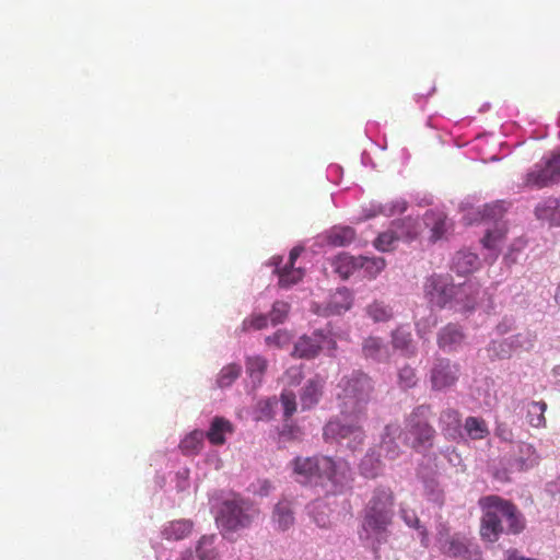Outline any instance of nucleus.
<instances>
[{
	"instance_id": "nucleus-1",
	"label": "nucleus",
	"mask_w": 560,
	"mask_h": 560,
	"mask_svg": "<svg viewBox=\"0 0 560 560\" xmlns=\"http://www.w3.org/2000/svg\"><path fill=\"white\" fill-rule=\"evenodd\" d=\"M482 516L480 536L483 540L495 542L503 533L518 535L526 526V521L517 506L499 495H486L478 502Z\"/></svg>"
},
{
	"instance_id": "nucleus-2",
	"label": "nucleus",
	"mask_w": 560,
	"mask_h": 560,
	"mask_svg": "<svg viewBox=\"0 0 560 560\" xmlns=\"http://www.w3.org/2000/svg\"><path fill=\"white\" fill-rule=\"evenodd\" d=\"M394 493L389 488H376L363 510L359 537L376 552L387 542L394 517Z\"/></svg>"
},
{
	"instance_id": "nucleus-3",
	"label": "nucleus",
	"mask_w": 560,
	"mask_h": 560,
	"mask_svg": "<svg viewBox=\"0 0 560 560\" xmlns=\"http://www.w3.org/2000/svg\"><path fill=\"white\" fill-rule=\"evenodd\" d=\"M292 469L301 483L319 485L328 480L335 486L348 483L350 468L346 462L334 460L328 456L296 457L292 460Z\"/></svg>"
},
{
	"instance_id": "nucleus-4",
	"label": "nucleus",
	"mask_w": 560,
	"mask_h": 560,
	"mask_svg": "<svg viewBox=\"0 0 560 560\" xmlns=\"http://www.w3.org/2000/svg\"><path fill=\"white\" fill-rule=\"evenodd\" d=\"M338 388L337 399L341 416L366 418V406L374 390L371 377L363 372H352L340 380Z\"/></svg>"
},
{
	"instance_id": "nucleus-5",
	"label": "nucleus",
	"mask_w": 560,
	"mask_h": 560,
	"mask_svg": "<svg viewBox=\"0 0 560 560\" xmlns=\"http://www.w3.org/2000/svg\"><path fill=\"white\" fill-rule=\"evenodd\" d=\"M430 406H417L405 418L404 429L399 430L404 444L417 453H423L433 447L436 432L430 423Z\"/></svg>"
},
{
	"instance_id": "nucleus-6",
	"label": "nucleus",
	"mask_w": 560,
	"mask_h": 560,
	"mask_svg": "<svg viewBox=\"0 0 560 560\" xmlns=\"http://www.w3.org/2000/svg\"><path fill=\"white\" fill-rule=\"evenodd\" d=\"M329 420L323 430V435L326 441H343L347 440V445L351 450H357L363 444L365 433L363 430V421L366 418H345Z\"/></svg>"
},
{
	"instance_id": "nucleus-7",
	"label": "nucleus",
	"mask_w": 560,
	"mask_h": 560,
	"mask_svg": "<svg viewBox=\"0 0 560 560\" xmlns=\"http://www.w3.org/2000/svg\"><path fill=\"white\" fill-rule=\"evenodd\" d=\"M560 183V150L553 151L544 163L535 164L526 173L523 186L530 189H541Z\"/></svg>"
},
{
	"instance_id": "nucleus-8",
	"label": "nucleus",
	"mask_w": 560,
	"mask_h": 560,
	"mask_svg": "<svg viewBox=\"0 0 560 560\" xmlns=\"http://www.w3.org/2000/svg\"><path fill=\"white\" fill-rule=\"evenodd\" d=\"M256 514L247 502L243 500L224 501L220 511L219 522L228 530H238L248 527Z\"/></svg>"
},
{
	"instance_id": "nucleus-9",
	"label": "nucleus",
	"mask_w": 560,
	"mask_h": 560,
	"mask_svg": "<svg viewBox=\"0 0 560 560\" xmlns=\"http://www.w3.org/2000/svg\"><path fill=\"white\" fill-rule=\"evenodd\" d=\"M460 375V366L448 359H438L431 371L430 382L433 390H444L454 386Z\"/></svg>"
},
{
	"instance_id": "nucleus-10",
	"label": "nucleus",
	"mask_w": 560,
	"mask_h": 560,
	"mask_svg": "<svg viewBox=\"0 0 560 560\" xmlns=\"http://www.w3.org/2000/svg\"><path fill=\"white\" fill-rule=\"evenodd\" d=\"M423 289L431 304L444 307L452 299L455 287L450 282L448 277L433 275L425 280Z\"/></svg>"
},
{
	"instance_id": "nucleus-11",
	"label": "nucleus",
	"mask_w": 560,
	"mask_h": 560,
	"mask_svg": "<svg viewBox=\"0 0 560 560\" xmlns=\"http://www.w3.org/2000/svg\"><path fill=\"white\" fill-rule=\"evenodd\" d=\"M503 214L504 208L499 202L487 205L482 211L483 220H492L497 223L493 230H487L486 235L482 238L483 246L489 249L497 248L498 244L505 237L506 226L504 223L500 222Z\"/></svg>"
},
{
	"instance_id": "nucleus-12",
	"label": "nucleus",
	"mask_w": 560,
	"mask_h": 560,
	"mask_svg": "<svg viewBox=\"0 0 560 560\" xmlns=\"http://www.w3.org/2000/svg\"><path fill=\"white\" fill-rule=\"evenodd\" d=\"M465 340L462 328L456 324H447L438 334V346L446 352L457 350Z\"/></svg>"
},
{
	"instance_id": "nucleus-13",
	"label": "nucleus",
	"mask_w": 560,
	"mask_h": 560,
	"mask_svg": "<svg viewBox=\"0 0 560 560\" xmlns=\"http://www.w3.org/2000/svg\"><path fill=\"white\" fill-rule=\"evenodd\" d=\"M324 381L319 376L310 378L302 388L300 402L302 410H308L315 407L323 395Z\"/></svg>"
},
{
	"instance_id": "nucleus-14",
	"label": "nucleus",
	"mask_w": 560,
	"mask_h": 560,
	"mask_svg": "<svg viewBox=\"0 0 560 560\" xmlns=\"http://www.w3.org/2000/svg\"><path fill=\"white\" fill-rule=\"evenodd\" d=\"M234 432L232 422L223 417H214L210 423L209 430L205 433V438L212 445H223L226 442V435Z\"/></svg>"
},
{
	"instance_id": "nucleus-15",
	"label": "nucleus",
	"mask_w": 560,
	"mask_h": 560,
	"mask_svg": "<svg viewBox=\"0 0 560 560\" xmlns=\"http://www.w3.org/2000/svg\"><path fill=\"white\" fill-rule=\"evenodd\" d=\"M323 340L322 334H314L312 337L302 336L294 346L293 355L301 359L316 357L323 347Z\"/></svg>"
},
{
	"instance_id": "nucleus-16",
	"label": "nucleus",
	"mask_w": 560,
	"mask_h": 560,
	"mask_svg": "<svg viewBox=\"0 0 560 560\" xmlns=\"http://www.w3.org/2000/svg\"><path fill=\"white\" fill-rule=\"evenodd\" d=\"M272 259L276 265L275 272L278 275L279 278V287L288 289L302 280L304 276V271L302 268H296L295 266H289L285 264L283 266H280V264L282 262L281 257H273Z\"/></svg>"
},
{
	"instance_id": "nucleus-17",
	"label": "nucleus",
	"mask_w": 560,
	"mask_h": 560,
	"mask_svg": "<svg viewBox=\"0 0 560 560\" xmlns=\"http://www.w3.org/2000/svg\"><path fill=\"white\" fill-rule=\"evenodd\" d=\"M400 434L396 424H387L384 429L382 441L380 443V453L388 458L396 459L400 454L399 445L396 443V436Z\"/></svg>"
},
{
	"instance_id": "nucleus-18",
	"label": "nucleus",
	"mask_w": 560,
	"mask_h": 560,
	"mask_svg": "<svg viewBox=\"0 0 560 560\" xmlns=\"http://www.w3.org/2000/svg\"><path fill=\"white\" fill-rule=\"evenodd\" d=\"M537 219L547 221L551 225H560V201L548 198L539 202L535 208Z\"/></svg>"
},
{
	"instance_id": "nucleus-19",
	"label": "nucleus",
	"mask_w": 560,
	"mask_h": 560,
	"mask_svg": "<svg viewBox=\"0 0 560 560\" xmlns=\"http://www.w3.org/2000/svg\"><path fill=\"white\" fill-rule=\"evenodd\" d=\"M272 521L278 529L288 530L294 523L292 503L288 500L279 501L273 509Z\"/></svg>"
},
{
	"instance_id": "nucleus-20",
	"label": "nucleus",
	"mask_w": 560,
	"mask_h": 560,
	"mask_svg": "<svg viewBox=\"0 0 560 560\" xmlns=\"http://www.w3.org/2000/svg\"><path fill=\"white\" fill-rule=\"evenodd\" d=\"M479 267V258L470 252H458L453 258V270L460 276L469 275Z\"/></svg>"
},
{
	"instance_id": "nucleus-21",
	"label": "nucleus",
	"mask_w": 560,
	"mask_h": 560,
	"mask_svg": "<svg viewBox=\"0 0 560 560\" xmlns=\"http://www.w3.org/2000/svg\"><path fill=\"white\" fill-rule=\"evenodd\" d=\"M355 240V231L350 226H334L326 233V241L329 245L343 247Z\"/></svg>"
},
{
	"instance_id": "nucleus-22",
	"label": "nucleus",
	"mask_w": 560,
	"mask_h": 560,
	"mask_svg": "<svg viewBox=\"0 0 560 560\" xmlns=\"http://www.w3.org/2000/svg\"><path fill=\"white\" fill-rule=\"evenodd\" d=\"M362 352L365 358L381 362L388 359V349L377 337H369L364 339Z\"/></svg>"
},
{
	"instance_id": "nucleus-23",
	"label": "nucleus",
	"mask_w": 560,
	"mask_h": 560,
	"mask_svg": "<svg viewBox=\"0 0 560 560\" xmlns=\"http://www.w3.org/2000/svg\"><path fill=\"white\" fill-rule=\"evenodd\" d=\"M192 526V522L188 520L173 521L164 526L162 535L167 540H180L191 533Z\"/></svg>"
},
{
	"instance_id": "nucleus-24",
	"label": "nucleus",
	"mask_w": 560,
	"mask_h": 560,
	"mask_svg": "<svg viewBox=\"0 0 560 560\" xmlns=\"http://www.w3.org/2000/svg\"><path fill=\"white\" fill-rule=\"evenodd\" d=\"M205 432L194 430L187 434L179 443V448L184 455H196L203 446Z\"/></svg>"
},
{
	"instance_id": "nucleus-25",
	"label": "nucleus",
	"mask_w": 560,
	"mask_h": 560,
	"mask_svg": "<svg viewBox=\"0 0 560 560\" xmlns=\"http://www.w3.org/2000/svg\"><path fill=\"white\" fill-rule=\"evenodd\" d=\"M335 271L343 279L349 278L354 271L359 270L358 257L348 254H339L334 259Z\"/></svg>"
},
{
	"instance_id": "nucleus-26",
	"label": "nucleus",
	"mask_w": 560,
	"mask_h": 560,
	"mask_svg": "<svg viewBox=\"0 0 560 560\" xmlns=\"http://www.w3.org/2000/svg\"><path fill=\"white\" fill-rule=\"evenodd\" d=\"M352 301V295L348 289H338L331 296L328 308L334 314H341L351 308Z\"/></svg>"
},
{
	"instance_id": "nucleus-27",
	"label": "nucleus",
	"mask_w": 560,
	"mask_h": 560,
	"mask_svg": "<svg viewBox=\"0 0 560 560\" xmlns=\"http://www.w3.org/2000/svg\"><path fill=\"white\" fill-rule=\"evenodd\" d=\"M424 222L428 226H431L430 238L433 242L442 238L446 232V217L443 213H435L433 211L427 212L424 215Z\"/></svg>"
},
{
	"instance_id": "nucleus-28",
	"label": "nucleus",
	"mask_w": 560,
	"mask_h": 560,
	"mask_svg": "<svg viewBox=\"0 0 560 560\" xmlns=\"http://www.w3.org/2000/svg\"><path fill=\"white\" fill-rule=\"evenodd\" d=\"M440 424L446 435L454 436L460 428V415L457 410L447 408L440 415Z\"/></svg>"
},
{
	"instance_id": "nucleus-29",
	"label": "nucleus",
	"mask_w": 560,
	"mask_h": 560,
	"mask_svg": "<svg viewBox=\"0 0 560 560\" xmlns=\"http://www.w3.org/2000/svg\"><path fill=\"white\" fill-rule=\"evenodd\" d=\"M268 362L260 355L248 357L246 359V372L255 384H260L264 374L267 371Z\"/></svg>"
},
{
	"instance_id": "nucleus-30",
	"label": "nucleus",
	"mask_w": 560,
	"mask_h": 560,
	"mask_svg": "<svg viewBox=\"0 0 560 560\" xmlns=\"http://www.w3.org/2000/svg\"><path fill=\"white\" fill-rule=\"evenodd\" d=\"M359 270L370 279L375 278L386 266L385 259L382 257H358Z\"/></svg>"
},
{
	"instance_id": "nucleus-31",
	"label": "nucleus",
	"mask_w": 560,
	"mask_h": 560,
	"mask_svg": "<svg viewBox=\"0 0 560 560\" xmlns=\"http://www.w3.org/2000/svg\"><path fill=\"white\" fill-rule=\"evenodd\" d=\"M392 343L395 349L400 350L406 357H412L416 353L410 332L401 329L394 330Z\"/></svg>"
},
{
	"instance_id": "nucleus-32",
	"label": "nucleus",
	"mask_w": 560,
	"mask_h": 560,
	"mask_svg": "<svg viewBox=\"0 0 560 560\" xmlns=\"http://www.w3.org/2000/svg\"><path fill=\"white\" fill-rule=\"evenodd\" d=\"M242 366L237 363H230L223 366L217 377V385L220 388L231 386L241 375Z\"/></svg>"
},
{
	"instance_id": "nucleus-33",
	"label": "nucleus",
	"mask_w": 560,
	"mask_h": 560,
	"mask_svg": "<svg viewBox=\"0 0 560 560\" xmlns=\"http://www.w3.org/2000/svg\"><path fill=\"white\" fill-rule=\"evenodd\" d=\"M546 409L547 405L545 401H532L528 405L527 419L532 427L541 428L546 425Z\"/></svg>"
},
{
	"instance_id": "nucleus-34",
	"label": "nucleus",
	"mask_w": 560,
	"mask_h": 560,
	"mask_svg": "<svg viewBox=\"0 0 560 560\" xmlns=\"http://www.w3.org/2000/svg\"><path fill=\"white\" fill-rule=\"evenodd\" d=\"M214 539L212 536H202L197 545V556L199 560H219L218 552L214 548Z\"/></svg>"
},
{
	"instance_id": "nucleus-35",
	"label": "nucleus",
	"mask_w": 560,
	"mask_h": 560,
	"mask_svg": "<svg viewBox=\"0 0 560 560\" xmlns=\"http://www.w3.org/2000/svg\"><path fill=\"white\" fill-rule=\"evenodd\" d=\"M464 427L472 440H481L489 433L486 421L476 417H468Z\"/></svg>"
},
{
	"instance_id": "nucleus-36",
	"label": "nucleus",
	"mask_w": 560,
	"mask_h": 560,
	"mask_svg": "<svg viewBox=\"0 0 560 560\" xmlns=\"http://www.w3.org/2000/svg\"><path fill=\"white\" fill-rule=\"evenodd\" d=\"M382 468V463L374 453H368L360 463V471L366 478H375Z\"/></svg>"
},
{
	"instance_id": "nucleus-37",
	"label": "nucleus",
	"mask_w": 560,
	"mask_h": 560,
	"mask_svg": "<svg viewBox=\"0 0 560 560\" xmlns=\"http://www.w3.org/2000/svg\"><path fill=\"white\" fill-rule=\"evenodd\" d=\"M393 226L397 229L398 234H402L401 238L408 241L416 238L420 232L419 222L411 218H406L400 222H394Z\"/></svg>"
},
{
	"instance_id": "nucleus-38",
	"label": "nucleus",
	"mask_w": 560,
	"mask_h": 560,
	"mask_svg": "<svg viewBox=\"0 0 560 560\" xmlns=\"http://www.w3.org/2000/svg\"><path fill=\"white\" fill-rule=\"evenodd\" d=\"M366 312L374 322H387L393 317L392 307L380 301L370 304Z\"/></svg>"
},
{
	"instance_id": "nucleus-39",
	"label": "nucleus",
	"mask_w": 560,
	"mask_h": 560,
	"mask_svg": "<svg viewBox=\"0 0 560 560\" xmlns=\"http://www.w3.org/2000/svg\"><path fill=\"white\" fill-rule=\"evenodd\" d=\"M402 234H398V231H386L381 233L374 241V246L381 252H388L394 248L395 243L400 240Z\"/></svg>"
},
{
	"instance_id": "nucleus-40",
	"label": "nucleus",
	"mask_w": 560,
	"mask_h": 560,
	"mask_svg": "<svg viewBox=\"0 0 560 560\" xmlns=\"http://www.w3.org/2000/svg\"><path fill=\"white\" fill-rule=\"evenodd\" d=\"M268 325V316L262 314L252 315L249 317H246L241 327V332H247L250 330H260L262 328H266Z\"/></svg>"
},
{
	"instance_id": "nucleus-41",
	"label": "nucleus",
	"mask_w": 560,
	"mask_h": 560,
	"mask_svg": "<svg viewBox=\"0 0 560 560\" xmlns=\"http://www.w3.org/2000/svg\"><path fill=\"white\" fill-rule=\"evenodd\" d=\"M418 378L415 369H412L409 365H405L401 369H399L398 383L401 388H412L413 386H416Z\"/></svg>"
},
{
	"instance_id": "nucleus-42",
	"label": "nucleus",
	"mask_w": 560,
	"mask_h": 560,
	"mask_svg": "<svg viewBox=\"0 0 560 560\" xmlns=\"http://www.w3.org/2000/svg\"><path fill=\"white\" fill-rule=\"evenodd\" d=\"M518 447L520 453L526 455L525 458H520L522 468H529L538 463L539 456L537 455V452L533 445L523 443Z\"/></svg>"
},
{
	"instance_id": "nucleus-43",
	"label": "nucleus",
	"mask_w": 560,
	"mask_h": 560,
	"mask_svg": "<svg viewBox=\"0 0 560 560\" xmlns=\"http://www.w3.org/2000/svg\"><path fill=\"white\" fill-rule=\"evenodd\" d=\"M290 305L283 301H277L272 305L269 318L273 325L281 324L287 318Z\"/></svg>"
},
{
	"instance_id": "nucleus-44",
	"label": "nucleus",
	"mask_w": 560,
	"mask_h": 560,
	"mask_svg": "<svg viewBox=\"0 0 560 560\" xmlns=\"http://www.w3.org/2000/svg\"><path fill=\"white\" fill-rule=\"evenodd\" d=\"M445 550L452 557H463L468 552V546L463 539L452 538Z\"/></svg>"
},
{
	"instance_id": "nucleus-45",
	"label": "nucleus",
	"mask_w": 560,
	"mask_h": 560,
	"mask_svg": "<svg viewBox=\"0 0 560 560\" xmlns=\"http://www.w3.org/2000/svg\"><path fill=\"white\" fill-rule=\"evenodd\" d=\"M295 394L290 390H284L281 396L280 400L283 406L284 410V417L290 418L296 410V400H295Z\"/></svg>"
},
{
	"instance_id": "nucleus-46",
	"label": "nucleus",
	"mask_w": 560,
	"mask_h": 560,
	"mask_svg": "<svg viewBox=\"0 0 560 560\" xmlns=\"http://www.w3.org/2000/svg\"><path fill=\"white\" fill-rule=\"evenodd\" d=\"M289 341H290V336L284 330H278L273 335L268 336L266 338V343L267 345H272V346H276L278 348H281V347L288 345Z\"/></svg>"
},
{
	"instance_id": "nucleus-47",
	"label": "nucleus",
	"mask_w": 560,
	"mask_h": 560,
	"mask_svg": "<svg viewBox=\"0 0 560 560\" xmlns=\"http://www.w3.org/2000/svg\"><path fill=\"white\" fill-rule=\"evenodd\" d=\"M400 513H401L402 520L405 521V523L409 527H412V528H416V529L421 528L420 521H419L417 514L413 511L401 509Z\"/></svg>"
},
{
	"instance_id": "nucleus-48",
	"label": "nucleus",
	"mask_w": 560,
	"mask_h": 560,
	"mask_svg": "<svg viewBox=\"0 0 560 560\" xmlns=\"http://www.w3.org/2000/svg\"><path fill=\"white\" fill-rule=\"evenodd\" d=\"M302 250H303L302 247H293L289 254V258H288V261L285 262V265L295 266V261L300 257Z\"/></svg>"
},
{
	"instance_id": "nucleus-49",
	"label": "nucleus",
	"mask_w": 560,
	"mask_h": 560,
	"mask_svg": "<svg viewBox=\"0 0 560 560\" xmlns=\"http://www.w3.org/2000/svg\"><path fill=\"white\" fill-rule=\"evenodd\" d=\"M406 210V202H396L392 206L388 211V214L401 213Z\"/></svg>"
},
{
	"instance_id": "nucleus-50",
	"label": "nucleus",
	"mask_w": 560,
	"mask_h": 560,
	"mask_svg": "<svg viewBox=\"0 0 560 560\" xmlns=\"http://www.w3.org/2000/svg\"><path fill=\"white\" fill-rule=\"evenodd\" d=\"M295 433L296 434H300V430L299 429H292L290 428V430L287 432V430H283L281 432V436L283 439H291V438H295Z\"/></svg>"
},
{
	"instance_id": "nucleus-51",
	"label": "nucleus",
	"mask_w": 560,
	"mask_h": 560,
	"mask_svg": "<svg viewBox=\"0 0 560 560\" xmlns=\"http://www.w3.org/2000/svg\"><path fill=\"white\" fill-rule=\"evenodd\" d=\"M272 404L270 401L265 402V408L271 409Z\"/></svg>"
},
{
	"instance_id": "nucleus-52",
	"label": "nucleus",
	"mask_w": 560,
	"mask_h": 560,
	"mask_svg": "<svg viewBox=\"0 0 560 560\" xmlns=\"http://www.w3.org/2000/svg\"><path fill=\"white\" fill-rule=\"evenodd\" d=\"M293 372L300 376V372H299L298 370H293V369H292V370H289V372H288V373L290 374V373H293Z\"/></svg>"
},
{
	"instance_id": "nucleus-53",
	"label": "nucleus",
	"mask_w": 560,
	"mask_h": 560,
	"mask_svg": "<svg viewBox=\"0 0 560 560\" xmlns=\"http://www.w3.org/2000/svg\"><path fill=\"white\" fill-rule=\"evenodd\" d=\"M182 560H192L191 553H189L188 557H183Z\"/></svg>"
},
{
	"instance_id": "nucleus-54",
	"label": "nucleus",
	"mask_w": 560,
	"mask_h": 560,
	"mask_svg": "<svg viewBox=\"0 0 560 560\" xmlns=\"http://www.w3.org/2000/svg\"><path fill=\"white\" fill-rule=\"evenodd\" d=\"M555 372L560 375V366H557Z\"/></svg>"
},
{
	"instance_id": "nucleus-55",
	"label": "nucleus",
	"mask_w": 560,
	"mask_h": 560,
	"mask_svg": "<svg viewBox=\"0 0 560 560\" xmlns=\"http://www.w3.org/2000/svg\"><path fill=\"white\" fill-rule=\"evenodd\" d=\"M467 307H468V308H472V307H474V305L468 303V304H467Z\"/></svg>"
}]
</instances>
